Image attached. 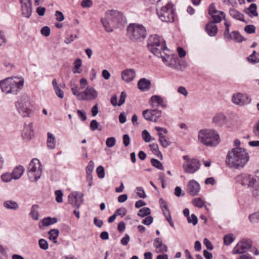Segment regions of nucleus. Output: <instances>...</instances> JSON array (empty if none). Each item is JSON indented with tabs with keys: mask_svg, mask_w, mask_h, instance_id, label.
I'll list each match as a JSON object with an SVG mask.
<instances>
[{
	"mask_svg": "<svg viewBox=\"0 0 259 259\" xmlns=\"http://www.w3.org/2000/svg\"><path fill=\"white\" fill-rule=\"evenodd\" d=\"M192 203L195 207L198 208H202L204 204L203 201L200 198L194 199L192 201Z\"/></svg>",
	"mask_w": 259,
	"mask_h": 259,
	"instance_id": "obj_39",
	"label": "nucleus"
},
{
	"mask_svg": "<svg viewBox=\"0 0 259 259\" xmlns=\"http://www.w3.org/2000/svg\"><path fill=\"white\" fill-rule=\"evenodd\" d=\"M126 213V210L124 207H121L116 210L115 213L116 215H121L122 217H124Z\"/></svg>",
	"mask_w": 259,
	"mask_h": 259,
	"instance_id": "obj_60",
	"label": "nucleus"
},
{
	"mask_svg": "<svg viewBox=\"0 0 259 259\" xmlns=\"http://www.w3.org/2000/svg\"><path fill=\"white\" fill-rule=\"evenodd\" d=\"M149 103L153 108H157L158 107L163 109L167 108V105L165 103L163 99L158 95L152 96L149 100Z\"/></svg>",
	"mask_w": 259,
	"mask_h": 259,
	"instance_id": "obj_19",
	"label": "nucleus"
},
{
	"mask_svg": "<svg viewBox=\"0 0 259 259\" xmlns=\"http://www.w3.org/2000/svg\"><path fill=\"white\" fill-rule=\"evenodd\" d=\"M157 56L160 57L166 66L174 68L177 67L178 59L176 55H168L162 51L160 55Z\"/></svg>",
	"mask_w": 259,
	"mask_h": 259,
	"instance_id": "obj_16",
	"label": "nucleus"
},
{
	"mask_svg": "<svg viewBox=\"0 0 259 259\" xmlns=\"http://www.w3.org/2000/svg\"><path fill=\"white\" fill-rule=\"evenodd\" d=\"M38 205L36 204L33 205L31 208L30 216L34 220H37L39 218Z\"/></svg>",
	"mask_w": 259,
	"mask_h": 259,
	"instance_id": "obj_33",
	"label": "nucleus"
},
{
	"mask_svg": "<svg viewBox=\"0 0 259 259\" xmlns=\"http://www.w3.org/2000/svg\"><path fill=\"white\" fill-rule=\"evenodd\" d=\"M59 234V230L57 229L50 230L48 232L49 238L50 240L57 244L58 243L57 238Z\"/></svg>",
	"mask_w": 259,
	"mask_h": 259,
	"instance_id": "obj_30",
	"label": "nucleus"
},
{
	"mask_svg": "<svg viewBox=\"0 0 259 259\" xmlns=\"http://www.w3.org/2000/svg\"><path fill=\"white\" fill-rule=\"evenodd\" d=\"M150 213L151 210L149 208L144 207L139 210L138 215L141 218H143L149 215Z\"/></svg>",
	"mask_w": 259,
	"mask_h": 259,
	"instance_id": "obj_36",
	"label": "nucleus"
},
{
	"mask_svg": "<svg viewBox=\"0 0 259 259\" xmlns=\"http://www.w3.org/2000/svg\"><path fill=\"white\" fill-rule=\"evenodd\" d=\"M122 79L126 82L133 81L136 76V71L133 69H126L121 73Z\"/></svg>",
	"mask_w": 259,
	"mask_h": 259,
	"instance_id": "obj_23",
	"label": "nucleus"
},
{
	"mask_svg": "<svg viewBox=\"0 0 259 259\" xmlns=\"http://www.w3.org/2000/svg\"><path fill=\"white\" fill-rule=\"evenodd\" d=\"M94 168V162L90 161L86 167V174L87 175H92Z\"/></svg>",
	"mask_w": 259,
	"mask_h": 259,
	"instance_id": "obj_42",
	"label": "nucleus"
},
{
	"mask_svg": "<svg viewBox=\"0 0 259 259\" xmlns=\"http://www.w3.org/2000/svg\"><path fill=\"white\" fill-rule=\"evenodd\" d=\"M98 95V92L94 88L88 87L83 92L80 93L78 100L92 101L96 99Z\"/></svg>",
	"mask_w": 259,
	"mask_h": 259,
	"instance_id": "obj_13",
	"label": "nucleus"
},
{
	"mask_svg": "<svg viewBox=\"0 0 259 259\" xmlns=\"http://www.w3.org/2000/svg\"><path fill=\"white\" fill-rule=\"evenodd\" d=\"M249 219L252 223H255L259 221V212L250 214Z\"/></svg>",
	"mask_w": 259,
	"mask_h": 259,
	"instance_id": "obj_46",
	"label": "nucleus"
},
{
	"mask_svg": "<svg viewBox=\"0 0 259 259\" xmlns=\"http://www.w3.org/2000/svg\"><path fill=\"white\" fill-rule=\"evenodd\" d=\"M127 34L133 41L141 40L146 37V30L141 24L132 23L127 27Z\"/></svg>",
	"mask_w": 259,
	"mask_h": 259,
	"instance_id": "obj_8",
	"label": "nucleus"
},
{
	"mask_svg": "<svg viewBox=\"0 0 259 259\" xmlns=\"http://www.w3.org/2000/svg\"><path fill=\"white\" fill-rule=\"evenodd\" d=\"M83 194L77 191L73 192L68 197V202L73 206L79 208L83 201Z\"/></svg>",
	"mask_w": 259,
	"mask_h": 259,
	"instance_id": "obj_15",
	"label": "nucleus"
},
{
	"mask_svg": "<svg viewBox=\"0 0 259 259\" xmlns=\"http://www.w3.org/2000/svg\"><path fill=\"white\" fill-rule=\"evenodd\" d=\"M257 6L255 4H251L249 7L248 8V10L250 12V13L252 14L254 16L257 17L258 16V14L256 12Z\"/></svg>",
	"mask_w": 259,
	"mask_h": 259,
	"instance_id": "obj_45",
	"label": "nucleus"
},
{
	"mask_svg": "<svg viewBox=\"0 0 259 259\" xmlns=\"http://www.w3.org/2000/svg\"><path fill=\"white\" fill-rule=\"evenodd\" d=\"M187 221L189 223H192L194 226L197 224L198 219L195 214H192L191 216L188 217Z\"/></svg>",
	"mask_w": 259,
	"mask_h": 259,
	"instance_id": "obj_51",
	"label": "nucleus"
},
{
	"mask_svg": "<svg viewBox=\"0 0 259 259\" xmlns=\"http://www.w3.org/2000/svg\"><path fill=\"white\" fill-rule=\"evenodd\" d=\"M230 15L236 20L244 21L243 15L235 9H231L229 11Z\"/></svg>",
	"mask_w": 259,
	"mask_h": 259,
	"instance_id": "obj_32",
	"label": "nucleus"
},
{
	"mask_svg": "<svg viewBox=\"0 0 259 259\" xmlns=\"http://www.w3.org/2000/svg\"><path fill=\"white\" fill-rule=\"evenodd\" d=\"M150 147L152 152L155 154L157 155L158 154H160V152L159 151V148L158 145L157 144H152L150 145Z\"/></svg>",
	"mask_w": 259,
	"mask_h": 259,
	"instance_id": "obj_57",
	"label": "nucleus"
},
{
	"mask_svg": "<svg viewBox=\"0 0 259 259\" xmlns=\"http://www.w3.org/2000/svg\"><path fill=\"white\" fill-rule=\"evenodd\" d=\"M150 81L145 78L140 79L137 83L138 88L142 91L148 90L150 89Z\"/></svg>",
	"mask_w": 259,
	"mask_h": 259,
	"instance_id": "obj_25",
	"label": "nucleus"
},
{
	"mask_svg": "<svg viewBox=\"0 0 259 259\" xmlns=\"http://www.w3.org/2000/svg\"><path fill=\"white\" fill-rule=\"evenodd\" d=\"M252 241L248 239H243L240 240L232 250L234 254H242L246 252L251 246Z\"/></svg>",
	"mask_w": 259,
	"mask_h": 259,
	"instance_id": "obj_12",
	"label": "nucleus"
},
{
	"mask_svg": "<svg viewBox=\"0 0 259 259\" xmlns=\"http://www.w3.org/2000/svg\"><path fill=\"white\" fill-rule=\"evenodd\" d=\"M153 221V218L151 216H147V217L144 219L142 221V224L145 225H150L152 223Z\"/></svg>",
	"mask_w": 259,
	"mask_h": 259,
	"instance_id": "obj_59",
	"label": "nucleus"
},
{
	"mask_svg": "<svg viewBox=\"0 0 259 259\" xmlns=\"http://www.w3.org/2000/svg\"><path fill=\"white\" fill-rule=\"evenodd\" d=\"M226 122V116L222 113H217L212 119V123L216 126L222 127Z\"/></svg>",
	"mask_w": 259,
	"mask_h": 259,
	"instance_id": "obj_22",
	"label": "nucleus"
},
{
	"mask_svg": "<svg viewBox=\"0 0 259 259\" xmlns=\"http://www.w3.org/2000/svg\"><path fill=\"white\" fill-rule=\"evenodd\" d=\"M153 245L157 253H164L167 251L166 245L163 244L162 240L160 238L155 239Z\"/></svg>",
	"mask_w": 259,
	"mask_h": 259,
	"instance_id": "obj_24",
	"label": "nucleus"
},
{
	"mask_svg": "<svg viewBox=\"0 0 259 259\" xmlns=\"http://www.w3.org/2000/svg\"><path fill=\"white\" fill-rule=\"evenodd\" d=\"M96 172L98 175V177L100 179H103L105 177V170L103 166L100 165L96 169Z\"/></svg>",
	"mask_w": 259,
	"mask_h": 259,
	"instance_id": "obj_44",
	"label": "nucleus"
},
{
	"mask_svg": "<svg viewBox=\"0 0 259 259\" xmlns=\"http://www.w3.org/2000/svg\"><path fill=\"white\" fill-rule=\"evenodd\" d=\"M40 32L42 35L48 36L50 34V29L48 26H44L41 29Z\"/></svg>",
	"mask_w": 259,
	"mask_h": 259,
	"instance_id": "obj_56",
	"label": "nucleus"
},
{
	"mask_svg": "<svg viewBox=\"0 0 259 259\" xmlns=\"http://www.w3.org/2000/svg\"><path fill=\"white\" fill-rule=\"evenodd\" d=\"M236 182L248 188L254 197L259 199V170L254 175L242 173L235 178Z\"/></svg>",
	"mask_w": 259,
	"mask_h": 259,
	"instance_id": "obj_2",
	"label": "nucleus"
},
{
	"mask_svg": "<svg viewBox=\"0 0 259 259\" xmlns=\"http://www.w3.org/2000/svg\"><path fill=\"white\" fill-rule=\"evenodd\" d=\"M227 40H234L238 42H241L245 39L238 31H234L230 33Z\"/></svg>",
	"mask_w": 259,
	"mask_h": 259,
	"instance_id": "obj_29",
	"label": "nucleus"
},
{
	"mask_svg": "<svg viewBox=\"0 0 259 259\" xmlns=\"http://www.w3.org/2000/svg\"><path fill=\"white\" fill-rule=\"evenodd\" d=\"M93 5L92 0H83L81 3V6L83 8H90Z\"/></svg>",
	"mask_w": 259,
	"mask_h": 259,
	"instance_id": "obj_58",
	"label": "nucleus"
},
{
	"mask_svg": "<svg viewBox=\"0 0 259 259\" xmlns=\"http://www.w3.org/2000/svg\"><path fill=\"white\" fill-rule=\"evenodd\" d=\"M178 92L179 94L183 95L186 97L188 94V91L186 89L182 86L179 87L178 89Z\"/></svg>",
	"mask_w": 259,
	"mask_h": 259,
	"instance_id": "obj_62",
	"label": "nucleus"
},
{
	"mask_svg": "<svg viewBox=\"0 0 259 259\" xmlns=\"http://www.w3.org/2000/svg\"><path fill=\"white\" fill-rule=\"evenodd\" d=\"M232 101L235 104L243 106L250 103L251 99L247 94L237 93L232 96Z\"/></svg>",
	"mask_w": 259,
	"mask_h": 259,
	"instance_id": "obj_17",
	"label": "nucleus"
},
{
	"mask_svg": "<svg viewBox=\"0 0 259 259\" xmlns=\"http://www.w3.org/2000/svg\"><path fill=\"white\" fill-rule=\"evenodd\" d=\"M27 175L29 180L32 182H35L40 178L42 165L38 159L34 158L30 161L27 168Z\"/></svg>",
	"mask_w": 259,
	"mask_h": 259,
	"instance_id": "obj_10",
	"label": "nucleus"
},
{
	"mask_svg": "<svg viewBox=\"0 0 259 259\" xmlns=\"http://www.w3.org/2000/svg\"><path fill=\"white\" fill-rule=\"evenodd\" d=\"M70 85H71V90L72 92V94L77 97V98L78 99V97H79L80 95V93L78 91V88L77 85H76L75 84L72 83V81L70 82Z\"/></svg>",
	"mask_w": 259,
	"mask_h": 259,
	"instance_id": "obj_43",
	"label": "nucleus"
},
{
	"mask_svg": "<svg viewBox=\"0 0 259 259\" xmlns=\"http://www.w3.org/2000/svg\"><path fill=\"white\" fill-rule=\"evenodd\" d=\"M205 30L210 36H214L218 32V28L213 22H209L206 25Z\"/></svg>",
	"mask_w": 259,
	"mask_h": 259,
	"instance_id": "obj_26",
	"label": "nucleus"
},
{
	"mask_svg": "<svg viewBox=\"0 0 259 259\" xmlns=\"http://www.w3.org/2000/svg\"><path fill=\"white\" fill-rule=\"evenodd\" d=\"M99 123L98 121L95 120H92L90 123V127L92 131H95L96 130L98 129Z\"/></svg>",
	"mask_w": 259,
	"mask_h": 259,
	"instance_id": "obj_55",
	"label": "nucleus"
},
{
	"mask_svg": "<svg viewBox=\"0 0 259 259\" xmlns=\"http://www.w3.org/2000/svg\"><path fill=\"white\" fill-rule=\"evenodd\" d=\"M185 162L183 164V168L185 172L193 174L200 168V162L195 158H190L188 155L183 157Z\"/></svg>",
	"mask_w": 259,
	"mask_h": 259,
	"instance_id": "obj_11",
	"label": "nucleus"
},
{
	"mask_svg": "<svg viewBox=\"0 0 259 259\" xmlns=\"http://www.w3.org/2000/svg\"><path fill=\"white\" fill-rule=\"evenodd\" d=\"M1 180L5 183L10 182L14 178L11 173L5 172L1 175Z\"/></svg>",
	"mask_w": 259,
	"mask_h": 259,
	"instance_id": "obj_35",
	"label": "nucleus"
},
{
	"mask_svg": "<svg viewBox=\"0 0 259 259\" xmlns=\"http://www.w3.org/2000/svg\"><path fill=\"white\" fill-rule=\"evenodd\" d=\"M235 240V238L231 234L225 235L224 237V243L226 245H229Z\"/></svg>",
	"mask_w": 259,
	"mask_h": 259,
	"instance_id": "obj_37",
	"label": "nucleus"
},
{
	"mask_svg": "<svg viewBox=\"0 0 259 259\" xmlns=\"http://www.w3.org/2000/svg\"><path fill=\"white\" fill-rule=\"evenodd\" d=\"M57 219L56 218L47 217L43 219L42 223L45 226H48L52 224H54L57 222Z\"/></svg>",
	"mask_w": 259,
	"mask_h": 259,
	"instance_id": "obj_34",
	"label": "nucleus"
},
{
	"mask_svg": "<svg viewBox=\"0 0 259 259\" xmlns=\"http://www.w3.org/2000/svg\"><path fill=\"white\" fill-rule=\"evenodd\" d=\"M56 19L58 21H62L64 19V17L63 13L59 11L55 12Z\"/></svg>",
	"mask_w": 259,
	"mask_h": 259,
	"instance_id": "obj_61",
	"label": "nucleus"
},
{
	"mask_svg": "<svg viewBox=\"0 0 259 259\" xmlns=\"http://www.w3.org/2000/svg\"><path fill=\"white\" fill-rule=\"evenodd\" d=\"M253 133L255 136L259 137V120L255 124L253 129Z\"/></svg>",
	"mask_w": 259,
	"mask_h": 259,
	"instance_id": "obj_64",
	"label": "nucleus"
},
{
	"mask_svg": "<svg viewBox=\"0 0 259 259\" xmlns=\"http://www.w3.org/2000/svg\"><path fill=\"white\" fill-rule=\"evenodd\" d=\"M151 163L153 166L159 169L162 170L163 169L162 163L156 159L152 158L151 159Z\"/></svg>",
	"mask_w": 259,
	"mask_h": 259,
	"instance_id": "obj_40",
	"label": "nucleus"
},
{
	"mask_svg": "<svg viewBox=\"0 0 259 259\" xmlns=\"http://www.w3.org/2000/svg\"><path fill=\"white\" fill-rule=\"evenodd\" d=\"M198 140L203 145L215 146L220 142V136L214 130H201L198 134Z\"/></svg>",
	"mask_w": 259,
	"mask_h": 259,
	"instance_id": "obj_6",
	"label": "nucleus"
},
{
	"mask_svg": "<svg viewBox=\"0 0 259 259\" xmlns=\"http://www.w3.org/2000/svg\"><path fill=\"white\" fill-rule=\"evenodd\" d=\"M130 238L128 234H125L124 236L121 239V243L123 245H127L130 242Z\"/></svg>",
	"mask_w": 259,
	"mask_h": 259,
	"instance_id": "obj_63",
	"label": "nucleus"
},
{
	"mask_svg": "<svg viewBox=\"0 0 259 259\" xmlns=\"http://www.w3.org/2000/svg\"><path fill=\"white\" fill-rule=\"evenodd\" d=\"M211 16L213 19L212 22L214 23L220 22L222 20V17H223L221 13H214V15H211Z\"/></svg>",
	"mask_w": 259,
	"mask_h": 259,
	"instance_id": "obj_50",
	"label": "nucleus"
},
{
	"mask_svg": "<svg viewBox=\"0 0 259 259\" xmlns=\"http://www.w3.org/2000/svg\"><path fill=\"white\" fill-rule=\"evenodd\" d=\"M157 14L161 21L172 22L174 20V6L170 0H158Z\"/></svg>",
	"mask_w": 259,
	"mask_h": 259,
	"instance_id": "obj_5",
	"label": "nucleus"
},
{
	"mask_svg": "<svg viewBox=\"0 0 259 259\" xmlns=\"http://www.w3.org/2000/svg\"><path fill=\"white\" fill-rule=\"evenodd\" d=\"M56 196V201L58 203H61L63 201V194L61 190H56L55 192Z\"/></svg>",
	"mask_w": 259,
	"mask_h": 259,
	"instance_id": "obj_48",
	"label": "nucleus"
},
{
	"mask_svg": "<svg viewBox=\"0 0 259 259\" xmlns=\"http://www.w3.org/2000/svg\"><path fill=\"white\" fill-rule=\"evenodd\" d=\"M39 247L43 250H47L49 248V244L47 241L44 239H40L38 241Z\"/></svg>",
	"mask_w": 259,
	"mask_h": 259,
	"instance_id": "obj_41",
	"label": "nucleus"
},
{
	"mask_svg": "<svg viewBox=\"0 0 259 259\" xmlns=\"http://www.w3.org/2000/svg\"><path fill=\"white\" fill-rule=\"evenodd\" d=\"M124 21L123 15L116 10H108L105 13L104 18H101V22L108 32H112L114 28H118Z\"/></svg>",
	"mask_w": 259,
	"mask_h": 259,
	"instance_id": "obj_3",
	"label": "nucleus"
},
{
	"mask_svg": "<svg viewBox=\"0 0 259 259\" xmlns=\"http://www.w3.org/2000/svg\"><path fill=\"white\" fill-rule=\"evenodd\" d=\"M249 159V156L246 149L235 147L228 152L226 162L230 167L239 168L243 167Z\"/></svg>",
	"mask_w": 259,
	"mask_h": 259,
	"instance_id": "obj_1",
	"label": "nucleus"
},
{
	"mask_svg": "<svg viewBox=\"0 0 259 259\" xmlns=\"http://www.w3.org/2000/svg\"><path fill=\"white\" fill-rule=\"evenodd\" d=\"M200 190V187L197 182L192 180L189 182L187 185V192L192 196L198 195Z\"/></svg>",
	"mask_w": 259,
	"mask_h": 259,
	"instance_id": "obj_20",
	"label": "nucleus"
},
{
	"mask_svg": "<svg viewBox=\"0 0 259 259\" xmlns=\"http://www.w3.org/2000/svg\"><path fill=\"white\" fill-rule=\"evenodd\" d=\"M21 4V12L23 17L29 18L32 13L31 0H19Z\"/></svg>",
	"mask_w": 259,
	"mask_h": 259,
	"instance_id": "obj_18",
	"label": "nucleus"
},
{
	"mask_svg": "<svg viewBox=\"0 0 259 259\" xmlns=\"http://www.w3.org/2000/svg\"><path fill=\"white\" fill-rule=\"evenodd\" d=\"M47 147L50 149H53L56 147V139L54 135L50 132L47 134Z\"/></svg>",
	"mask_w": 259,
	"mask_h": 259,
	"instance_id": "obj_28",
	"label": "nucleus"
},
{
	"mask_svg": "<svg viewBox=\"0 0 259 259\" xmlns=\"http://www.w3.org/2000/svg\"><path fill=\"white\" fill-rule=\"evenodd\" d=\"M22 136L26 141H29L32 139L34 137V132L32 123L30 122L28 124H25Z\"/></svg>",
	"mask_w": 259,
	"mask_h": 259,
	"instance_id": "obj_21",
	"label": "nucleus"
},
{
	"mask_svg": "<svg viewBox=\"0 0 259 259\" xmlns=\"http://www.w3.org/2000/svg\"><path fill=\"white\" fill-rule=\"evenodd\" d=\"M24 171L25 168L22 165H19L14 168L11 174L14 178V179L18 180L21 178Z\"/></svg>",
	"mask_w": 259,
	"mask_h": 259,
	"instance_id": "obj_27",
	"label": "nucleus"
},
{
	"mask_svg": "<svg viewBox=\"0 0 259 259\" xmlns=\"http://www.w3.org/2000/svg\"><path fill=\"white\" fill-rule=\"evenodd\" d=\"M24 83V80L22 77H8L0 81V89L6 94L16 95L22 89Z\"/></svg>",
	"mask_w": 259,
	"mask_h": 259,
	"instance_id": "obj_4",
	"label": "nucleus"
},
{
	"mask_svg": "<svg viewBox=\"0 0 259 259\" xmlns=\"http://www.w3.org/2000/svg\"><path fill=\"white\" fill-rule=\"evenodd\" d=\"M255 54L256 52L253 51L252 54L248 57V60L249 62L252 63H256L259 62V59L255 57Z\"/></svg>",
	"mask_w": 259,
	"mask_h": 259,
	"instance_id": "obj_54",
	"label": "nucleus"
},
{
	"mask_svg": "<svg viewBox=\"0 0 259 259\" xmlns=\"http://www.w3.org/2000/svg\"><path fill=\"white\" fill-rule=\"evenodd\" d=\"M244 30L247 33H253L255 31V27L253 25H246L244 28Z\"/></svg>",
	"mask_w": 259,
	"mask_h": 259,
	"instance_id": "obj_53",
	"label": "nucleus"
},
{
	"mask_svg": "<svg viewBox=\"0 0 259 259\" xmlns=\"http://www.w3.org/2000/svg\"><path fill=\"white\" fill-rule=\"evenodd\" d=\"M136 193L138 196L140 198H145L146 197L145 191L142 187H137L136 188Z\"/></svg>",
	"mask_w": 259,
	"mask_h": 259,
	"instance_id": "obj_52",
	"label": "nucleus"
},
{
	"mask_svg": "<svg viewBox=\"0 0 259 259\" xmlns=\"http://www.w3.org/2000/svg\"><path fill=\"white\" fill-rule=\"evenodd\" d=\"M147 47L149 51L155 56L160 55L161 52L167 49L163 38L157 34L150 36L148 39Z\"/></svg>",
	"mask_w": 259,
	"mask_h": 259,
	"instance_id": "obj_7",
	"label": "nucleus"
},
{
	"mask_svg": "<svg viewBox=\"0 0 259 259\" xmlns=\"http://www.w3.org/2000/svg\"><path fill=\"white\" fill-rule=\"evenodd\" d=\"M142 136L145 142H149L151 140V136L149 133L146 130L142 132Z\"/></svg>",
	"mask_w": 259,
	"mask_h": 259,
	"instance_id": "obj_47",
	"label": "nucleus"
},
{
	"mask_svg": "<svg viewBox=\"0 0 259 259\" xmlns=\"http://www.w3.org/2000/svg\"><path fill=\"white\" fill-rule=\"evenodd\" d=\"M208 13L210 15H214V13H221V15L225 18V14L222 11H219L215 9L214 4H211L209 7Z\"/></svg>",
	"mask_w": 259,
	"mask_h": 259,
	"instance_id": "obj_38",
	"label": "nucleus"
},
{
	"mask_svg": "<svg viewBox=\"0 0 259 259\" xmlns=\"http://www.w3.org/2000/svg\"><path fill=\"white\" fill-rule=\"evenodd\" d=\"M15 107L18 113L23 117H30L32 110L30 108L29 98L26 95L20 97L15 103Z\"/></svg>",
	"mask_w": 259,
	"mask_h": 259,
	"instance_id": "obj_9",
	"label": "nucleus"
},
{
	"mask_svg": "<svg viewBox=\"0 0 259 259\" xmlns=\"http://www.w3.org/2000/svg\"><path fill=\"white\" fill-rule=\"evenodd\" d=\"M115 142L116 140L114 137H110L106 139V144L107 147L111 148L115 145Z\"/></svg>",
	"mask_w": 259,
	"mask_h": 259,
	"instance_id": "obj_49",
	"label": "nucleus"
},
{
	"mask_svg": "<svg viewBox=\"0 0 259 259\" xmlns=\"http://www.w3.org/2000/svg\"><path fill=\"white\" fill-rule=\"evenodd\" d=\"M4 206L8 209L16 210L18 209V204L12 200H7L4 202Z\"/></svg>",
	"mask_w": 259,
	"mask_h": 259,
	"instance_id": "obj_31",
	"label": "nucleus"
},
{
	"mask_svg": "<svg viewBox=\"0 0 259 259\" xmlns=\"http://www.w3.org/2000/svg\"><path fill=\"white\" fill-rule=\"evenodd\" d=\"M162 111L155 108L153 110L147 109L143 111L144 118L148 121L157 122L161 117Z\"/></svg>",
	"mask_w": 259,
	"mask_h": 259,
	"instance_id": "obj_14",
	"label": "nucleus"
}]
</instances>
